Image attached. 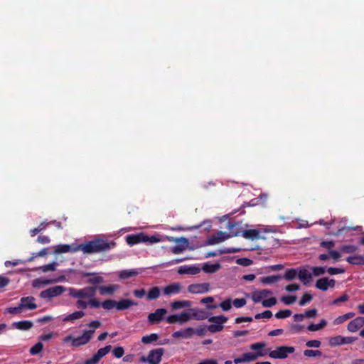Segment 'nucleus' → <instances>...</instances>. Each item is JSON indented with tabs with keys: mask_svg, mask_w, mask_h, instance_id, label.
Returning <instances> with one entry per match:
<instances>
[{
	"mask_svg": "<svg viewBox=\"0 0 364 364\" xmlns=\"http://www.w3.org/2000/svg\"><path fill=\"white\" fill-rule=\"evenodd\" d=\"M139 274V272L134 269L122 270L119 272V277L121 279H127L130 277H136Z\"/></svg>",
	"mask_w": 364,
	"mask_h": 364,
	"instance_id": "obj_32",
	"label": "nucleus"
},
{
	"mask_svg": "<svg viewBox=\"0 0 364 364\" xmlns=\"http://www.w3.org/2000/svg\"><path fill=\"white\" fill-rule=\"evenodd\" d=\"M111 349L112 346L110 345L100 348L91 358L87 359L85 361V364H97L102 357H104L111 350Z\"/></svg>",
	"mask_w": 364,
	"mask_h": 364,
	"instance_id": "obj_8",
	"label": "nucleus"
},
{
	"mask_svg": "<svg viewBox=\"0 0 364 364\" xmlns=\"http://www.w3.org/2000/svg\"><path fill=\"white\" fill-rule=\"evenodd\" d=\"M66 291V288L63 286H55L50 287L40 293V297L42 299H51L63 294Z\"/></svg>",
	"mask_w": 364,
	"mask_h": 364,
	"instance_id": "obj_5",
	"label": "nucleus"
},
{
	"mask_svg": "<svg viewBox=\"0 0 364 364\" xmlns=\"http://www.w3.org/2000/svg\"><path fill=\"white\" fill-rule=\"evenodd\" d=\"M112 353L117 358H120L123 356L124 353V350L122 347H116L113 349Z\"/></svg>",
	"mask_w": 364,
	"mask_h": 364,
	"instance_id": "obj_55",
	"label": "nucleus"
},
{
	"mask_svg": "<svg viewBox=\"0 0 364 364\" xmlns=\"http://www.w3.org/2000/svg\"><path fill=\"white\" fill-rule=\"evenodd\" d=\"M177 272L179 274H188L195 275L200 272V268L196 266H181L178 269Z\"/></svg>",
	"mask_w": 364,
	"mask_h": 364,
	"instance_id": "obj_19",
	"label": "nucleus"
},
{
	"mask_svg": "<svg viewBox=\"0 0 364 364\" xmlns=\"http://www.w3.org/2000/svg\"><path fill=\"white\" fill-rule=\"evenodd\" d=\"M117 285L97 287L100 294L102 295H112L118 289Z\"/></svg>",
	"mask_w": 364,
	"mask_h": 364,
	"instance_id": "obj_28",
	"label": "nucleus"
},
{
	"mask_svg": "<svg viewBox=\"0 0 364 364\" xmlns=\"http://www.w3.org/2000/svg\"><path fill=\"white\" fill-rule=\"evenodd\" d=\"M346 261L352 264L363 265L364 257L361 255L350 256L346 258Z\"/></svg>",
	"mask_w": 364,
	"mask_h": 364,
	"instance_id": "obj_34",
	"label": "nucleus"
},
{
	"mask_svg": "<svg viewBox=\"0 0 364 364\" xmlns=\"http://www.w3.org/2000/svg\"><path fill=\"white\" fill-rule=\"evenodd\" d=\"M321 246L328 250H331L335 246V242L333 241H322L321 242Z\"/></svg>",
	"mask_w": 364,
	"mask_h": 364,
	"instance_id": "obj_64",
	"label": "nucleus"
},
{
	"mask_svg": "<svg viewBox=\"0 0 364 364\" xmlns=\"http://www.w3.org/2000/svg\"><path fill=\"white\" fill-rule=\"evenodd\" d=\"M354 316H355V314L353 312L347 313L346 314H343V315L340 316L338 318H336L334 321V323L336 325L341 324L343 322H344L345 321L354 317Z\"/></svg>",
	"mask_w": 364,
	"mask_h": 364,
	"instance_id": "obj_38",
	"label": "nucleus"
},
{
	"mask_svg": "<svg viewBox=\"0 0 364 364\" xmlns=\"http://www.w3.org/2000/svg\"><path fill=\"white\" fill-rule=\"evenodd\" d=\"M242 235L246 239L253 240L256 238H259V231L257 230H242Z\"/></svg>",
	"mask_w": 364,
	"mask_h": 364,
	"instance_id": "obj_30",
	"label": "nucleus"
},
{
	"mask_svg": "<svg viewBox=\"0 0 364 364\" xmlns=\"http://www.w3.org/2000/svg\"><path fill=\"white\" fill-rule=\"evenodd\" d=\"M164 349L162 348H156L149 351L148 359L149 364H159L161 358L164 353Z\"/></svg>",
	"mask_w": 364,
	"mask_h": 364,
	"instance_id": "obj_9",
	"label": "nucleus"
},
{
	"mask_svg": "<svg viewBox=\"0 0 364 364\" xmlns=\"http://www.w3.org/2000/svg\"><path fill=\"white\" fill-rule=\"evenodd\" d=\"M191 319V314L186 312H182L180 314L171 315L166 318V321L168 323H183Z\"/></svg>",
	"mask_w": 364,
	"mask_h": 364,
	"instance_id": "obj_10",
	"label": "nucleus"
},
{
	"mask_svg": "<svg viewBox=\"0 0 364 364\" xmlns=\"http://www.w3.org/2000/svg\"><path fill=\"white\" fill-rule=\"evenodd\" d=\"M35 298L33 296L22 297L20 300L21 307L33 310L37 308V305L34 303Z\"/></svg>",
	"mask_w": 364,
	"mask_h": 364,
	"instance_id": "obj_17",
	"label": "nucleus"
},
{
	"mask_svg": "<svg viewBox=\"0 0 364 364\" xmlns=\"http://www.w3.org/2000/svg\"><path fill=\"white\" fill-rule=\"evenodd\" d=\"M312 296L309 293H305L302 298L300 299L299 304L300 306H304L306 303L312 300Z\"/></svg>",
	"mask_w": 364,
	"mask_h": 364,
	"instance_id": "obj_54",
	"label": "nucleus"
},
{
	"mask_svg": "<svg viewBox=\"0 0 364 364\" xmlns=\"http://www.w3.org/2000/svg\"><path fill=\"white\" fill-rule=\"evenodd\" d=\"M137 303L131 299H121L117 301L116 309L122 311L129 309L132 306H136Z\"/></svg>",
	"mask_w": 364,
	"mask_h": 364,
	"instance_id": "obj_22",
	"label": "nucleus"
},
{
	"mask_svg": "<svg viewBox=\"0 0 364 364\" xmlns=\"http://www.w3.org/2000/svg\"><path fill=\"white\" fill-rule=\"evenodd\" d=\"M159 296H160L159 287H154L149 291V292L147 294V299L149 300H154V299H158L159 297Z\"/></svg>",
	"mask_w": 364,
	"mask_h": 364,
	"instance_id": "obj_37",
	"label": "nucleus"
},
{
	"mask_svg": "<svg viewBox=\"0 0 364 364\" xmlns=\"http://www.w3.org/2000/svg\"><path fill=\"white\" fill-rule=\"evenodd\" d=\"M57 262H53L48 264L41 266L37 268V269H41L43 272H47L49 271H55L57 266Z\"/></svg>",
	"mask_w": 364,
	"mask_h": 364,
	"instance_id": "obj_43",
	"label": "nucleus"
},
{
	"mask_svg": "<svg viewBox=\"0 0 364 364\" xmlns=\"http://www.w3.org/2000/svg\"><path fill=\"white\" fill-rule=\"evenodd\" d=\"M241 250L240 248H223L218 250V255H223V254H229V253H235L238 252Z\"/></svg>",
	"mask_w": 364,
	"mask_h": 364,
	"instance_id": "obj_50",
	"label": "nucleus"
},
{
	"mask_svg": "<svg viewBox=\"0 0 364 364\" xmlns=\"http://www.w3.org/2000/svg\"><path fill=\"white\" fill-rule=\"evenodd\" d=\"M326 272L330 275H334V274L344 273L345 269L343 268H338V267H328V269H326Z\"/></svg>",
	"mask_w": 364,
	"mask_h": 364,
	"instance_id": "obj_52",
	"label": "nucleus"
},
{
	"mask_svg": "<svg viewBox=\"0 0 364 364\" xmlns=\"http://www.w3.org/2000/svg\"><path fill=\"white\" fill-rule=\"evenodd\" d=\"M298 274L295 269H289L284 275V278L287 280L294 279Z\"/></svg>",
	"mask_w": 364,
	"mask_h": 364,
	"instance_id": "obj_45",
	"label": "nucleus"
},
{
	"mask_svg": "<svg viewBox=\"0 0 364 364\" xmlns=\"http://www.w3.org/2000/svg\"><path fill=\"white\" fill-rule=\"evenodd\" d=\"M209 290V283L192 284L188 287V291L191 294H203L208 292Z\"/></svg>",
	"mask_w": 364,
	"mask_h": 364,
	"instance_id": "obj_11",
	"label": "nucleus"
},
{
	"mask_svg": "<svg viewBox=\"0 0 364 364\" xmlns=\"http://www.w3.org/2000/svg\"><path fill=\"white\" fill-rule=\"evenodd\" d=\"M228 228L230 230V232L228 233L230 237L237 236L240 233L242 234V228L237 223H228Z\"/></svg>",
	"mask_w": 364,
	"mask_h": 364,
	"instance_id": "obj_27",
	"label": "nucleus"
},
{
	"mask_svg": "<svg viewBox=\"0 0 364 364\" xmlns=\"http://www.w3.org/2000/svg\"><path fill=\"white\" fill-rule=\"evenodd\" d=\"M167 314L166 309H157L154 312L150 313L147 316V320L149 324L154 325L160 323L163 321L164 316Z\"/></svg>",
	"mask_w": 364,
	"mask_h": 364,
	"instance_id": "obj_7",
	"label": "nucleus"
},
{
	"mask_svg": "<svg viewBox=\"0 0 364 364\" xmlns=\"http://www.w3.org/2000/svg\"><path fill=\"white\" fill-rule=\"evenodd\" d=\"M195 333V330L192 327H188L185 329L178 331L172 334V336L175 338H190Z\"/></svg>",
	"mask_w": 364,
	"mask_h": 364,
	"instance_id": "obj_16",
	"label": "nucleus"
},
{
	"mask_svg": "<svg viewBox=\"0 0 364 364\" xmlns=\"http://www.w3.org/2000/svg\"><path fill=\"white\" fill-rule=\"evenodd\" d=\"M220 268L221 265L220 263L209 264L207 262L203 265L200 270L202 269L203 272L208 274H213L217 272Z\"/></svg>",
	"mask_w": 364,
	"mask_h": 364,
	"instance_id": "obj_25",
	"label": "nucleus"
},
{
	"mask_svg": "<svg viewBox=\"0 0 364 364\" xmlns=\"http://www.w3.org/2000/svg\"><path fill=\"white\" fill-rule=\"evenodd\" d=\"M43 348V344L41 342H38L30 349L29 353L33 355H37L42 351Z\"/></svg>",
	"mask_w": 364,
	"mask_h": 364,
	"instance_id": "obj_41",
	"label": "nucleus"
},
{
	"mask_svg": "<svg viewBox=\"0 0 364 364\" xmlns=\"http://www.w3.org/2000/svg\"><path fill=\"white\" fill-rule=\"evenodd\" d=\"M272 294V291L269 289H263L252 293V299L255 303L260 302L263 299L267 298L269 295Z\"/></svg>",
	"mask_w": 364,
	"mask_h": 364,
	"instance_id": "obj_18",
	"label": "nucleus"
},
{
	"mask_svg": "<svg viewBox=\"0 0 364 364\" xmlns=\"http://www.w3.org/2000/svg\"><path fill=\"white\" fill-rule=\"evenodd\" d=\"M265 351H269V356L272 358L285 359L288 357L289 354L293 353L295 351V348L292 346H282L277 347L273 350L267 349Z\"/></svg>",
	"mask_w": 364,
	"mask_h": 364,
	"instance_id": "obj_3",
	"label": "nucleus"
},
{
	"mask_svg": "<svg viewBox=\"0 0 364 364\" xmlns=\"http://www.w3.org/2000/svg\"><path fill=\"white\" fill-rule=\"evenodd\" d=\"M97 287H87L79 289L80 299H91L95 296Z\"/></svg>",
	"mask_w": 364,
	"mask_h": 364,
	"instance_id": "obj_15",
	"label": "nucleus"
},
{
	"mask_svg": "<svg viewBox=\"0 0 364 364\" xmlns=\"http://www.w3.org/2000/svg\"><path fill=\"white\" fill-rule=\"evenodd\" d=\"M266 346V343L264 342L255 343L250 346V349L253 350H258L264 348Z\"/></svg>",
	"mask_w": 364,
	"mask_h": 364,
	"instance_id": "obj_62",
	"label": "nucleus"
},
{
	"mask_svg": "<svg viewBox=\"0 0 364 364\" xmlns=\"http://www.w3.org/2000/svg\"><path fill=\"white\" fill-rule=\"evenodd\" d=\"M191 318H194L196 320H204L208 318V313L204 310L199 309H191Z\"/></svg>",
	"mask_w": 364,
	"mask_h": 364,
	"instance_id": "obj_26",
	"label": "nucleus"
},
{
	"mask_svg": "<svg viewBox=\"0 0 364 364\" xmlns=\"http://www.w3.org/2000/svg\"><path fill=\"white\" fill-rule=\"evenodd\" d=\"M159 339V336L156 333H151L149 336H143L141 342L144 344L151 343L153 341H156Z\"/></svg>",
	"mask_w": 364,
	"mask_h": 364,
	"instance_id": "obj_39",
	"label": "nucleus"
},
{
	"mask_svg": "<svg viewBox=\"0 0 364 364\" xmlns=\"http://www.w3.org/2000/svg\"><path fill=\"white\" fill-rule=\"evenodd\" d=\"M102 323L99 321H92L87 324L90 328L89 330L83 331V333L78 337H73L72 335H68L63 338L64 343L71 342L73 347H80L88 343L92 339L95 329L101 327Z\"/></svg>",
	"mask_w": 364,
	"mask_h": 364,
	"instance_id": "obj_2",
	"label": "nucleus"
},
{
	"mask_svg": "<svg viewBox=\"0 0 364 364\" xmlns=\"http://www.w3.org/2000/svg\"><path fill=\"white\" fill-rule=\"evenodd\" d=\"M296 300V296L294 295H290V296H284L281 298V301L287 304V305H291L294 304Z\"/></svg>",
	"mask_w": 364,
	"mask_h": 364,
	"instance_id": "obj_47",
	"label": "nucleus"
},
{
	"mask_svg": "<svg viewBox=\"0 0 364 364\" xmlns=\"http://www.w3.org/2000/svg\"><path fill=\"white\" fill-rule=\"evenodd\" d=\"M363 326H364V317L358 316L348 323L347 329L350 332H356Z\"/></svg>",
	"mask_w": 364,
	"mask_h": 364,
	"instance_id": "obj_14",
	"label": "nucleus"
},
{
	"mask_svg": "<svg viewBox=\"0 0 364 364\" xmlns=\"http://www.w3.org/2000/svg\"><path fill=\"white\" fill-rule=\"evenodd\" d=\"M116 242L114 241H107L102 238H96L80 244L81 251L85 254H94L100 252H106L110 249L114 247Z\"/></svg>",
	"mask_w": 364,
	"mask_h": 364,
	"instance_id": "obj_1",
	"label": "nucleus"
},
{
	"mask_svg": "<svg viewBox=\"0 0 364 364\" xmlns=\"http://www.w3.org/2000/svg\"><path fill=\"white\" fill-rule=\"evenodd\" d=\"M266 354H267L266 351L259 350L256 353H252V352L245 353L242 355H243L245 363H249V362L255 361L259 357L264 356Z\"/></svg>",
	"mask_w": 364,
	"mask_h": 364,
	"instance_id": "obj_20",
	"label": "nucleus"
},
{
	"mask_svg": "<svg viewBox=\"0 0 364 364\" xmlns=\"http://www.w3.org/2000/svg\"><path fill=\"white\" fill-rule=\"evenodd\" d=\"M103 282H104V279L102 277H100V276H94L87 280V282L89 284H100Z\"/></svg>",
	"mask_w": 364,
	"mask_h": 364,
	"instance_id": "obj_57",
	"label": "nucleus"
},
{
	"mask_svg": "<svg viewBox=\"0 0 364 364\" xmlns=\"http://www.w3.org/2000/svg\"><path fill=\"white\" fill-rule=\"evenodd\" d=\"M228 238H230V235H228L226 232L219 231L215 235H212L207 240L206 245H215L223 242Z\"/></svg>",
	"mask_w": 364,
	"mask_h": 364,
	"instance_id": "obj_12",
	"label": "nucleus"
},
{
	"mask_svg": "<svg viewBox=\"0 0 364 364\" xmlns=\"http://www.w3.org/2000/svg\"><path fill=\"white\" fill-rule=\"evenodd\" d=\"M117 301L112 299H107L102 303V306L106 310H111L116 307Z\"/></svg>",
	"mask_w": 364,
	"mask_h": 364,
	"instance_id": "obj_44",
	"label": "nucleus"
},
{
	"mask_svg": "<svg viewBox=\"0 0 364 364\" xmlns=\"http://www.w3.org/2000/svg\"><path fill=\"white\" fill-rule=\"evenodd\" d=\"M304 355L307 357H315L321 356L322 355V353L320 350H305L304 351Z\"/></svg>",
	"mask_w": 364,
	"mask_h": 364,
	"instance_id": "obj_53",
	"label": "nucleus"
},
{
	"mask_svg": "<svg viewBox=\"0 0 364 364\" xmlns=\"http://www.w3.org/2000/svg\"><path fill=\"white\" fill-rule=\"evenodd\" d=\"M252 260L248 258H239L236 260V263L243 267H247L252 264Z\"/></svg>",
	"mask_w": 364,
	"mask_h": 364,
	"instance_id": "obj_51",
	"label": "nucleus"
},
{
	"mask_svg": "<svg viewBox=\"0 0 364 364\" xmlns=\"http://www.w3.org/2000/svg\"><path fill=\"white\" fill-rule=\"evenodd\" d=\"M311 269L312 270V276L314 277L322 275L326 272V269L324 267H311Z\"/></svg>",
	"mask_w": 364,
	"mask_h": 364,
	"instance_id": "obj_42",
	"label": "nucleus"
},
{
	"mask_svg": "<svg viewBox=\"0 0 364 364\" xmlns=\"http://www.w3.org/2000/svg\"><path fill=\"white\" fill-rule=\"evenodd\" d=\"M33 326L32 321H21L13 323V326L18 330L26 331L31 328Z\"/></svg>",
	"mask_w": 364,
	"mask_h": 364,
	"instance_id": "obj_29",
	"label": "nucleus"
},
{
	"mask_svg": "<svg viewBox=\"0 0 364 364\" xmlns=\"http://www.w3.org/2000/svg\"><path fill=\"white\" fill-rule=\"evenodd\" d=\"M315 287L319 290L323 291H327L329 288L328 286L327 277H322L318 279L315 284Z\"/></svg>",
	"mask_w": 364,
	"mask_h": 364,
	"instance_id": "obj_35",
	"label": "nucleus"
},
{
	"mask_svg": "<svg viewBox=\"0 0 364 364\" xmlns=\"http://www.w3.org/2000/svg\"><path fill=\"white\" fill-rule=\"evenodd\" d=\"M227 321L228 317L223 315L210 317L208 321L213 323L207 327V330L213 333L220 332L223 329V323H226Z\"/></svg>",
	"mask_w": 364,
	"mask_h": 364,
	"instance_id": "obj_4",
	"label": "nucleus"
},
{
	"mask_svg": "<svg viewBox=\"0 0 364 364\" xmlns=\"http://www.w3.org/2000/svg\"><path fill=\"white\" fill-rule=\"evenodd\" d=\"M277 302V299L275 297H271L269 299H263L262 304L264 307H272L275 305Z\"/></svg>",
	"mask_w": 364,
	"mask_h": 364,
	"instance_id": "obj_49",
	"label": "nucleus"
},
{
	"mask_svg": "<svg viewBox=\"0 0 364 364\" xmlns=\"http://www.w3.org/2000/svg\"><path fill=\"white\" fill-rule=\"evenodd\" d=\"M167 239L170 242H173L175 243L178 244V245L173 247L171 248V252L173 254H180L182 252H183L186 249V247L189 243L188 240L184 237H167Z\"/></svg>",
	"mask_w": 364,
	"mask_h": 364,
	"instance_id": "obj_6",
	"label": "nucleus"
},
{
	"mask_svg": "<svg viewBox=\"0 0 364 364\" xmlns=\"http://www.w3.org/2000/svg\"><path fill=\"white\" fill-rule=\"evenodd\" d=\"M22 309H23L21 307V304H19L16 307H9L6 309V311L11 314H18L21 313Z\"/></svg>",
	"mask_w": 364,
	"mask_h": 364,
	"instance_id": "obj_58",
	"label": "nucleus"
},
{
	"mask_svg": "<svg viewBox=\"0 0 364 364\" xmlns=\"http://www.w3.org/2000/svg\"><path fill=\"white\" fill-rule=\"evenodd\" d=\"M357 249V247L354 245H344L341 247V250L345 253H353Z\"/></svg>",
	"mask_w": 364,
	"mask_h": 364,
	"instance_id": "obj_56",
	"label": "nucleus"
},
{
	"mask_svg": "<svg viewBox=\"0 0 364 364\" xmlns=\"http://www.w3.org/2000/svg\"><path fill=\"white\" fill-rule=\"evenodd\" d=\"M218 306L220 307L223 311H228L231 309L232 308V300L231 299H227L222 301L219 305H207L206 308L208 309H216Z\"/></svg>",
	"mask_w": 364,
	"mask_h": 364,
	"instance_id": "obj_23",
	"label": "nucleus"
},
{
	"mask_svg": "<svg viewBox=\"0 0 364 364\" xmlns=\"http://www.w3.org/2000/svg\"><path fill=\"white\" fill-rule=\"evenodd\" d=\"M146 235L143 232L135 235H129L126 237V241L130 245H134L140 242H146Z\"/></svg>",
	"mask_w": 364,
	"mask_h": 364,
	"instance_id": "obj_13",
	"label": "nucleus"
},
{
	"mask_svg": "<svg viewBox=\"0 0 364 364\" xmlns=\"http://www.w3.org/2000/svg\"><path fill=\"white\" fill-rule=\"evenodd\" d=\"M328 343L331 347H335L337 346L342 345L343 344V336H336L334 337H331L329 339Z\"/></svg>",
	"mask_w": 364,
	"mask_h": 364,
	"instance_id": "obj_40",
	"label": "nucleus"
},
{
	"mask_svg": "<svg viewBox=\"0 0 364 364\" xmlns=\"http://www.w3.org/2000/svg\"><path fill=\"white\" fill-rule=\"evenodd\" d=\"M70 250V245H58L57 247L55 250V254H60V253H64V252H69Z\"/></svg>",
	"mask_w": 364,
	"mask_h": 364,
	"instance_id": "obj_48",
	"label": "nucleus"
},
{
	"mask_svg": "<svg viewBox=\"0 0 364 364\" xmlns=\"http://www.w3.org/2000/svg\"><path fill=\"white\" fill-rule=\"evenodd\" d=\"M300 287L297 284H291L285 287V290L289 292L298 291Z\"/></svg>",
	"mask_w": 364,
	"mask_h": 364,
	"instance_id": "obj_63",
	"label": "nucleus"
},
{
	"mask_svg": "<svg viewBox=\"0 0 364 364\" xmlns=\"http://www.w3.org/2000/svg\"><path fill=\"white\" fill-rule=\"evenodd\" d=\"M321 343L318 340H311L306 342V346L309 348H318Z\"/></svg>",
	"mask_w": 364,
	"mask_h": 364,
	"instance_id": "obj_61",
	"label": "nucleus"
},
{
	"mask_svg": "<svg viewBox=\"0 0 364 364\" xmlns=\"http://www.w3.org/2000/svg\"><path fill=\"white\" fill-rule=\"evenodd\" d=\"M85 313L82 311H75L73 314H70L68 315L67 316H65L63 318V321L64 322L73 321L75 320H77V319L82 318L83 316H85Z\"/></svg>",
	"mask_w": 364,
	"mask_h": 364,
	"instance_id": "obj_31",
	"label": "nucleus"
},
{
	"mask_svg": "<svg viewBox=\"0 0 364 364\" xmlns=\"http://www.w3.org/2000/svg\"><path fill=\"white\" fill-rule=\"evenodd\" d=\"M299 279L304 285H307L312 279V274L306 269H301L298 273Z\"/></svg>",
	"mask_w": 364,
	"mask_h": 364,
	"instance_id": "obj_24",
	"label": "nucleus"
},
{
	"mask_svg": "<svg viewBox=\"0 0 364 364\" xmlns=\"http://www.w3.org/2000/svg\"><path fill=\"white\" fill-rule=\"evenodd\" d=\"M327 325V321L325 319L321 320L318 324L311 323L307 329L310 331H317L323 328Z\"/></svg>",
	"mask_w": 364,
	"mask_h": 364,
	"instance_id": "obj_36",
	"label": "nucleus"
},
{
	"mask_svg": "<svg viewBox=\"0 0 364 364\" xmlns=\"http://www.w3.org/2000/svg\"><path fill=\"white\" fill-rule=\"evenodd\" d=\"M282 279L280 275H272L262 277L260 282L264 284H270L279 282Z\"/></svg>",
	"mask_w": 364,
	"mask_h": 364,
	"instance_id": "obj_33",
	"label": "nucleus"
},
{
	"mask_svg": "<svg viewBox=\"0 0 364 364\" xmlns=\"http://www.w3.org/2000/svg\"><path fill=\"white\" fill-rule=\"evenodd\" d=\"M317 314H318L317 309H312L306 311L305 313L304 314V317L311 318H315L317 316Z\"/></svg>",
	"mask_w": 364,
	"mask_h": 364,
	"instance_id": "obj_60",
	"label": "nucleus"
},
{
	"mask_svg": "<svg viewBox=\"0 0 364 364\" xmlns=\"http://www.w3.org/2000/svg\"><path fill=\"white\" fill-rule=\"evenodd\" d=\"M232 303L235 307L241 308L246 304L247 301L244 298L235 299V300H233Z\"/></svg>",
	"mask_w": 364,
	"mask_h": 364,
	"instance_id": "obj_59",
	"label": "nucleus"
},
{
	"mask_svg": "<svg viewBox=\"0 0 364 364\" xmlns=\"http://www.w3.org/2000/svg\"><path fill=\"white\" fill-rule=\"evenodd\" d=\"M181 285L179 283H173L164 289V294L166 296L176 294L181 291Z\"/></svg>",
	"mask_w": 364,
	"mask_h": 364,
	"instance_id": "obj_21",
	"label": "nucleus"
},
{
	"mask_svg": "<svg viewBox=\"0 0 364 364\" xmlns=\"http://www.w3.org/2000/svg\"><path fill=\"white\" fill-rule=\"evenodd\" d=\"M291 315V311L289 309L279 311L275 314V317L279 319L285 318Z\"/></svg>",
	"mask_w": 364,
	"mask_h": 364,
	"instance_id": "obj_46",
	"label": "nucleus"
}]
</instances>
